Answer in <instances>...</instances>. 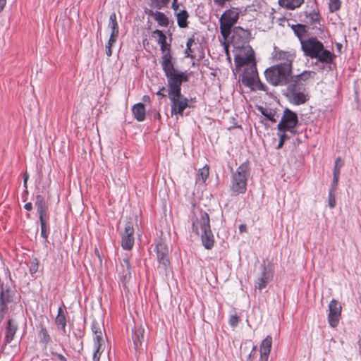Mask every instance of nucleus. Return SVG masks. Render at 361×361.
I'll return each mask as SVG.
<instances>
[{"label": "nucleus", "mask_w": 361, "mask_h": 361, "mask_svg": "<svg viewBox=\"0 0 361 361\" xmlns=\"http://www.w3.org/2000/svg\"><path fill=\"white\" fill-rule=\"evenodd\" d=\"M250 175V168L247 161L243 162L232 172L230 185L232 195L236 196L245 192Z\"/></svg>", "instance_id": "nucleus-4"}, {"label": "nucleus", "mask_w": 361, "mask_h": 361, "mask_svg": "<svg viewBox=\"0 0 361 361\" xmlns=\"http://www.w3.org/2000/svg\"><path fill=\"white\" fill-rule=\"evenodd\" d=\"M287 132H288V130H285V129L278 130L277 135L279 137V138H281V140H283L285 142L286 140L290 139V137L287 134Z\"/></svg>", "instance_id": "nucleus-43"}, {"label": "nucleus", "mask_w": 361, "mask_h": 361, "mask_svg": "<svg viewBox=\"0 0 361 361\" xmlns=\"http://www.w3.org/2000/svg\"><path fill=\"white\" fill-rule=\"evenodd\" d=\"M154 251L157 253V257L159 262L158 268L166 273L170 264L167 244L162 239H158L156 243Z\"/></svg>", "instance_id": "nucleus-8"}, {"label": "nucleus", "mask_w": 361, "mask_h": 361, "mask_svg": "<svg viewBox=\"0 0 361 361\" xmlns=\"http://www.w3.org/2000/svg\"><path fill=\"white\" fill-rule=\"evenodd\" d=\"M154 18L159 25L165 27L168 26L169 20L164 13L156 11V13L154 14Z\"/></svg>", "instance_id": "nucleus-33"}, {"label": "nucleus", "mask_w": 361, "mask_h": 361, "mask_svg": "<svg viewBox=\"0 0 361 361\" xmlns=\"http://www.w3.org/2000/svg\"><path fill=\"white\" fill-rule=\"evenodd\" d=\"M152 37L157 38V43L160 45L161 51L163 55L168 51L170 52L169 45L166 43V37L162 31L159 30H155L152 32Z\"/></svg>", "instance_id": "nucleus-22"}, {"label": "nucleus", "mask_w": 361, "mask_h": 361, "mask_svg": "<svg viewBox=\"0 0 361 361\" xmlns=\"http://www.w3.org/2000/svg\"><path fill=\"white\" fill-rule=\"evenodd\" d=\"M315 75L314 72L305 71L302 73L298 74L289 79V84L296 85L300 87H305L307 81Z\"/></svg>", "instance_id": "nucleus-18"}, {"label": "nucleus", "mask_w": 361, "mask_h": 361, "mask_svg": "<svg viewBox=\"0 0 361 361\" xmlns=\"http://www.w3.org/2000/svg\"><path fill=\"white\" fill-rule=\"evenodd\" d=\"M134 228L132 222L128 221L121 235V246L124 250H130L134 245Z\"/></svg>", "instance_id": "nucleus-15"}, {"label": "nucleus", "mask_w": 361, "mask_h": 361, "mask_svg": "<svg viewBox=\"0 0 361 361\" xmlns=\"http://www.w3.org/2000/svg\"><path fill=\"white\" fill-rule=\"evenodd\" d=\"M93 361H99L100 359V346H94Z\"/></svg>", "instance_id": "nucleus-47"}, {"label": "nucleus", "mask_w": 361, "mask_h": 361, "mask_svg": "<svg viewBox=\"0 0 361 361\" xmlns=\"http://www.w3.org/2000/svg\"><path fill=\"white\" fill-rule=\"evenodd\" d=\"M51 354L56 356L60 361H67L66 358L61 354L52 352Z\"/></svg>", "instance_id": "nucleus-53"}, {"label": "nucleus", "mask_w": 361, "mask_h": 361, "mask_svg": "<svg viewBox=\"0 0 361 361\" xmlns=\"http://www.w3.org/2000/svg\"><path fill=\"white\" fill-rule=\"evenodd\" d=\"M323 44L316 37H310L301 42V49L304 55L311 59H314L319 51H321Z\"/></svg>", "instance_id": "nucleus-11"}, {"label": "nucleus", "mask_w": 361, "mask_h": 361, "mask_svg": "<svg viewBox=\"0 0 361 361\" xmlns=\"http://www.w3.org/2000/svg\"><path fill=\"white\" fill-rule=\"evenodd\" d=\"M177 18L178 25L184 28L188 26V18L189 17L188 13L185 10H182L176 13V14Z\"/></svg>", "instance_id": "nucleus-30"}, {"label": "nucleus", "mask_w": 361, "mask_h": 361, "mask_svg": "<svg viewBox=\"0 0 361 361\" xmlns=\"http://www.w3.org/2000/svg\"><path fill=\"white\" fill-rule=\"evenodd\" d=\"M161 65L167 79L169 94L181 92L182 83L188 81V75L175 68L173 57L169 51L162 55Z\"/></svg>", "instance_id": "nucleus-2"}, {"label": "nucleus", "mask_w": 361, "mask_h": 361, "mask_svg": "<svg viewBox=\"0 0 361 361\" xmlns=\"http://www.w3.org/2000/svg\"><path fill=\"white\" fill-rule=\"evenodd\" d=\"M334 58V54L324 49V46L322 50L317 52V56H314V59H317L319 62L326 64L331 63Z\"/></svg>", "instance_id": "nucleus-23"}, {"label": "nucleus", "mask_w": 361, "mask_h": 361, "mask_svg": "<svg viewBox=\"0 0 361 361\" xmlns=\"http://www.w3.org/2000/svg\"><path fill=\"white\" fill-rule=\"evenodd\" d=\"M165 90V87H162L161 88H160V90L157 92V94L158 96H160L161 97H166V94H164L163 93V91Z\"/></svg>", "instance_id": "nucleus-54"}, {"label": "nucleus", "mask_w": 361, "mask_h": 361, "mask_svg": "<svg viewBox=\"0 0 361 361\" xmlns=\"http://www.w3.org/2000/svg\"><path fill=\"white\" fill-rule=\"evenodd\" d=\"M295 58V52L294 51H283L274 47V59L279 62L277 65L279 67L289 66L290 73L292 71V63Z\"/></svg>", "instance_id": "nucleus-12"}, {"label": "nucleus", "mask_w": 361, "mask_h": 361, "mask_svg": "<svg viewBox=\"0 0 361 361\" xmlns=\"http://www.w3.org/2000/svg\"><path fill=\"white\" fill-rule=\"evenodd\" d=\"M260 269L261 272L255 281V288L262 290L271 281L273 274L265 264H262Z\"/></svg>", "instance_id": "nucleus-16"}, {"label": "nucleus", "mask_w": 361, "mask_h": 361, "mask_svg": "<svg viewBox=\"0 0 361 361\" xmlns=\"http://www.w3.org/2000/svg\"><path fill=\"white\" fill-rule=\"evenodd\" d=\"M37 336L39 341V343L43 345L44 348H46L51 341V337L48 334L47 330L42 325L39 326V330L38 331Z\"/></svg>", "instance_id": "nucleus-29"}, {"label": "nucleus", "mask_w": 361, "mask_h": 361, "mask_svg": "<svg viewBox=\"0 0 361 361\" xmlns=\"http://www.w3.org/2000/svg\"><path fill=\"white\" fill-rule=\"evenodd\" d=\"M39 214V219L40 222V225H47V221L49 219L48 212H42Z\"/></svg>", "instance_id": "nucleus-42"}, {"label": "nucleus", "mask_w": 361, "mask_h": 361, "mask_svg": "<svg viewBox=\"0 0 361 361\" xmlns=\"http://www.w3.org/2000/svg\"><path fill=\"white\" fill-rule=\"evenodd\" d=\"M343 162L341 161V159L340 157H338L335 161V165L333 171L334 176H340V170L341 168L343 166Z\"/></svg>", "instance_id": "nucleus-37"}, {"label": "nucleus", "mask_w": 361, "mask_h": 361, "mask_svg": "<svg viewBox=\"0 0 361 361\" xmlns=\"http://www.w3.org/2000/svg\"><path fill=\"white\" fill-rule=\"evenodd\" d=\"M17 330V325L12 319H9L6 329L5 340L6 343H10L13 339L14 335Z\"/></svg>", "instance_id": "nucleus-24"}, {"label": "nucleus", "mask_w": 361, "mask_h": 361, "mask_svg": "<svg viewBox=\"0 0 361 361\" xmlns=\"http://www.w3.org/2000/svg\"><path fill=\"white\" fill-rule=\"evenodd\" d=\"M298 123V119L296 113L290 111L288 109H286L283 111V115L277 126V130H288L290 133H291L293 135H295L298 133L295 128Z\"/></svg>", "instance_id": "nucleus-9"}, {"label": "nucleus", "mask_w": 361, "mask_h": 361, "mask_svg": "<svg viewBox=\"0 0 361 361\" xmlns=\"http://www.w3.org/2000/svg\"><path fill=\"white\" fill-rule=\"evenodd\" d=\"M239 322V317L237 315H232L229 318V324L231 326L235 327Z\"/></svg>", "instance_id": "nucleus-48"}, {"label": "nucleus", "mask_w": 361, "mask_h": 361, "mask_svg": "<svg viewBox=\"0 0 361 361\" xmlns=\"http://www.w3.org/2000/svg\"><path fill=\"white\" fill-rule=\"evenodd\" d=\"M262 114L267 118L268 120L271 122H276V119L274 118V114H273L271 111H262Z\"/></svg>", "instance_id": "nucleus-45"}, {"label": "nucleus", "mask_w": 361, "mask_h": 361, "mask_svg": "<svg viewBox=\"0 0 361 361\" xmlns=\"http://www.w3.org/2000/svg\"><path fill=\"white\" fill-rule=\"evenodd\" d=\"M290 74V68L288 66L279 67L275 65L267 68L264 72L267 80L274 86L288 84Z\"/></svg>", "instance_id": "nucleus-5"}, {"label": "nucleus", "mask_w": 361, "mask_h": 361, "mask_svg": "<svg viewBox=\"0 0 361 361\" xmlns=\"http://www.w3.org/2000/svg\"><path fill=\"white\" fill-rule=\"evenodd\" d=\"M239 18L238 8H231L225 11L219 19L220 32L223 37L226 39L231 35L232 27Z\"/></svg>", "instance_id": "nucleus-7"}, {"label": "nucleus", "mask_w": 361, "mask_h": 361, "mask_svg": "<svg viewBox=\"0 0 361 361\" xmlns=\"http://www.w3.org/2000/svg\"><path fill=\"white\" fill-rule=\"evenodd\" d=\"M209 166H204V167H202V169H200L199 170L198 175H197V180H202V182L204 183L209 176Z\"/></svg>", "instance_id": "nucleus-35"}, {"label": "nucleus", "mask_w": 361, "mask_h": 361, "mask_svg": "<svg viewBox=\"0 0 361 361\" xmlns=\"http://www.w3.org/2000/svg\"><path fill=\"white\" fill-rule=\"evenodd\" d=\"M117 272L120 280L124 283L130 279V265L128 259H123L121 264L117 267Z\"/></svg>", "instance_id": "nucleus-20"}, {"label": "nucleus", "mask_w": 361, "mask_h": 361, "mask_svg": "<svg viewBox=\"0 0 361 361\" xmlns=\"http://www.w3.org/2000/svg\"><path fill=\"white\" fill-rule=\"evenodd\" d=\"M28 179V176L27 173L25 174L24 180H23V184L25 189H27V181Z\"/></svg>", "instance_id": "nucleus-59"}, {"label": "nucleus", "mask_w": 361, "mask_h": 361, "mask_svg": "<svg viewBox=\"0 0 361 361\" xmlns=\"http://www.w3.org/2000/svg\"><path fill=\"white\" fill-rule=\"evenodd\" d=\"M329 205L331 208H334L336 206V198L332 191L329 192Z\"/></svg>", "instance_id": "nucleus-46"}, {"label": "nucleus", "mask_w": 361, "mask_h": 361, "mask_svg": "<svg viewBox=\"0 0 361 361\" xmlns=\"http://www.w3.org/2000/svg\"><path fill=\"white\" fill-rule=\"evenodd\" d=\"M239 228H240V232H243V231L245 230L246 226L245 225H240Z\"/></svg>", "instance_id": "nucleus-60"}, {"label": "nucleus", "mask_w": 361, "mask_h": 361, "mask_svg": "<svg viewBox=\"0 0 361 361\" xmlns=\"http://www.w3.org/2000/svg\"><path fill=\"white\" fill-rule=\"evenodd\" d=\"M295 85L288 83L287 88L288 94L293 104L300 105L307 101V95L305 94V87H300Z\"/></svg>", "instance_id": "nucleus-14"}, {"label": "nucleus", "mask_w": 361, "mask_h": 361, "mask_svg": "<svg viewBox=\"0 0 361 361\" xmlns=\"http://www.w3.org/2000/svg\"><path fill=\"white\" fill-rule=\"evenodd\" d=\"M6 0H0V12L4 9Z\"/></svg>", "instance_id": "nucleus-56"}, {"label": "nucleus", "mask_w": 361, "mask_h": 361, "mask_svg": "<svg viewBox=\"0 0 361 361\" xmlns=\"http://www.w3.org/2000/svg\"><path fill=\"white\" fill-rule=\"evenodd\" d=\"M143 100H144L145 102H146V101H149V97L148 96H144V97H143Z\"/></svg>", "instance_id": "nucleus-61"}, {"label": "nucleus", "mask_w": 361, "mask_h": 361, "mask_svg": "<svg viewBox=\"0 0 361 361\" xmlns=\"http://www.w3.org/2000/svg\"><path fill=\"white\" fill-rule=\"evenodd\" d=\"M41 226V236L47 240L48 238L47 234V225H40Z\"/></svg>", "instance_id": "nucleus-51"}, {"label": "nucleus", "mask_w": 361, "mask_h": 361, "mask_svg": "<svg viewBox=\"0 0 361 361\" xmlns=\"http://www.w3.org/2000/svg\"><path fill=\"white\" fill-rule=\"evenodd\" d=\"M108 27L111 30V33L110 36L118 37L119 27L116 20V15L114 12L112 13L109 16V22L108 24Z\"/></svg>", "instance_id": "nucleus-28"}, {"label": "nucleus", "mask_w": 361, "mask_h": 361, "mask_svg": "<svg viewBox=\"0 0 361 361\" xmlns=\"http://www.w3.org/2000/svg\"><path fill=\"white\" fill-rule=\"evenodd\" d=\"M135 118L138 121H143L145 118V108L142 103L135 104L132 109Z\"/></svg>", "instance_id": "nucleus-25"}, {"label": "nucleus", "mask_w": 361, "mask_h": 361, "mask_svg": "<svg viewBox=\"0 0 361 361\" xmlns=\"http://www.w3.org/2000/svg\"><path fill=\"white\" fill-rule=\"evenodd\" d=\"M340 7H341V1H340L329 2V10L332 13L339 10Z\"/></svg>", "instance_id": "nucleus-44"}, {"label": "nucleus", "mask_w": 361, "mask_h": 361, "mask_svg": "<svg viewBox=\"0 0 361 361\" xmlns=\"http://www.w3.org/2000/svg\"><path fill=\"white\" fill-rule=\"evenodd\" d=\"M304 0H279V4L286 9L294 10L299 8Z\"/></svg>", "instance_id": "nucleus-27"}, {"label": "nucleus", "mask_w": 361, "mask_h": 361, "mask_svg": "<svg viewBox=\"0 0 361 361\" xmlns=\"http://www.w3.org/2000/svg\"><path fill=\"white\" fill-rule=\"evenodd\" d=\"M94 346H102L103 342V331H99L94 334Z\"/></svg>", "instance_id": "nucleus-38"}, {"label": "nucleus", "mask_w": 361, "mask_h": 361, "mask_svg": "<svg viewBox=\"0 0 361 361\" xmlns=\"http://www.w3.org/2000/svg\"><path fill=\"white\" fill-rule=\"evenodd\" d=\"M293 31L295 35L298 37L300 42L304 41L305 39L302 37L306 35L307 27L305 25L303 24H296L293 25L291 26Z\"/></svg>", "instance_id": "nucleus-31"}, {"label": "nucleus", "mask_w": 361, "mask_h": 361, "mask_svg": "<svg viewBox=\"0 0 361 361\" xmlns=\"http://www.w3.org/2000/svg\"><path fill=\"white\" fill-rule=\"evenodd\" d=\"M157 7L161 8L167 5L169 0H152Z\"/></svg>", "instance_id": "nucleus-49"}, {"label": "nucleus", "mask_w": 361, "mask_h": 361, "mask_svg": "<svg viewBox=\"0 0 361 361\" xmlns=\"http://www.w3.org/2000/svg\"><path fill=\"white\" fill-rule=\"evenodd\" d=\"M171 102V115L183 116V111L186 107H188V99L184 97L181 92L169 94Z\"/></svg>", "instance_id": "nucleus-10"}, {"label": "nucleus", "mask_w": 361, "mask_h": 361, "mask_svg": "<svg viewBox=\"0 0 361 361\" xmlns=\"http://www.w3.org/2000/svg\"><path fill=\"white\" fill-rule=\"evenodd\" d=\"M145 329L142 326H135L132 330V341L135 353H140L143 350Z\"/></svg>", "instance_id": "nucleus-17"}, {"label": "nucleus", "mask_w": 361, "mask_h": 361, "mask_svg": "<svg viewBox=\"0 0 361 361\" xmlns=\"http://www.w3.org/2000/svg\"><path fill=\"white\" fill-rule=\"evenodd\" d=\"M192 231L197 235H201L202 244L206 249H212L214 238L210 228L209 216L207 212L200 211L192 220Z\"/></svg>", "instance_id": "nucleus-3"}, {"label": "nucleus", "mask_w": 361, "mask_h": 361, "mask_svg": "<svg viewBox=\"0 0 361 361\" xmlns=\"http://www.w3.org/2000/svg\"><path fill=\"white\" fill-rule=\"evenodd\" d=\"M24 208H25L26 210H27V211H30V210H32V203H31V202H27V203H26V204H25V206H24Z\"/></svg>", "instance_id": "nucleus-55"}, {"label": "nucleus", "mask_w": 361, "mask_h": 361, "mask_svg": "<svg viewBox=\"0 0 361 361\" xmlns=\"http://www.w3.org/2000/svg\"><path fill=\"white\" fill-rule=\"evenodd\" d=\"M10 301L9 290L4 288L3 285L0 286V302L1 305H6Z\"/></svg>", "instance_id": "nucleus-34"}, {"label": "nucleus", "mask_w": 361, "mask_h": 361, "mask_svg": "<svg viewBox=\"0 0 361 361\" xmlns=\"http://www.w3.org/2000/svg\"><path fill=\"white\" fill-rule=\"evenodd\" d=\"M195 43V39L191 37V38H189L187 41V43H186V49H185V54L186 55L187 57H190V53L192 52V50L191 49V47L192 45V44Z\"/></svg>", "instance_id": "nucleus-41"}, {"label": "nucleus", "mask_w": 361, "mask_h": 361, "mask_svg": "<svg viewBox=\"0 0 361 361\" xmlns=\"http://www.w3.org/2000/svg\"><path fill=\"white\" fill-rule=\"evenodd\" d=\"M35 206L37 207V213L48 212V205L46 203L44 198L41 195H36Z\"/></svg>", "instance_id": "nucleus-32"}, {"label": "nucleus", "mask_w": 361, "mask_h": 361, "mask_svg": "<svg viewBox=\"0 0 361 361\" xmlns=\"http://www.w3.org/2000/svg\"><path fill=\"white\" fill-rule=\"evenodd\" d=\"M338 179H339L338 176H334L333 177V180H332V183H331V190H330V191H332V192H334V191L336 190V189L337 188L338 183Z\"/></svg>", "instance_id": "nucleus-50"}, {"label": "nucleus", "mask_w": 361, "mask_h": 361, "mask_svg": "<svg viewBox=\"0 0 361 361\" xmlns=\"http://www.w3.org/2000/svg\"><path fill=\"white\" fill-rule=\"evenodd\" d=\"M173 9L176 12L178 9V5L176 4V0H174L172 4Z\"/></svg>", "instance_id": "nucleus-57"}, {"label": "nucleus", "mask_w": 361, "mask_h": 361, "mask_svg": "<svg viewBox=\"0 0 361 361\" xmlns=\"http://www.w3.org/2000/svg\"><path fill=\"white\" fill-rule=\"evenodd\" d=\"M305 17V18L301 19V20L305 23H307L310 25L314 26L317 28V24L320 25V20L321 17L318 12L315 10H312L310 12L305 11L301 13L300 17Z\"/></svg>", "instance_id": "nucleus-19"}, {"label": "nucleus", "mask_w": 361, "mask_h": 361, "mask_svg": "<svg viewBox=\"0 0 361 361\" xmlns=\"http://www.w3.org/2000/svg\"><path fill=\"white\" fill-rule=\"evenodd\" d=\"M230 1L231 0H214V4L217 6L224 7L226 3Z\"/></svg>", "instance_id": "nucleus-52"}, {"label": "nucleus", "mask_w": 361, "mask_h": 361, "mask_svg": "<svg viewBox=\"0 0 361 361\" xmlns=\"http://www.w3.org/2000/svg\"><path fill=\"white\" fill-rule=\"evenodd\" d=\"M243 66H245L242 75L243 84L251 88L256 87L258 90H264V85L259 81L258 77L255 59L247 62Z\"/></svg>", "instance_id": "nucleus-6"}, {"label": "nucleus", "mask_w": 361, "mask_h": 361, "mask_svg": "<svg viewBox=\"0 0 361 361\" xmlns=\"http://www.w3.org/2000/svg\"><path fill=\"white\" fill-rule=\"evenodd\" d=\"M157 117H160V114L158 113Z\"/></svg>", "instance_id": "nucleus-62"}, {"label": "nucleus", "mask_w": 361, "mask_h": 361, "mask_svg": "<svg viewBox=\"0 0 361 361\" xmlns=\"http://www.w3.org/2000/svg\"><path fill=\"white\" fill-rule=\"evenodd\" d=\"M272 345V338L267 336L260 345V359L259 361H268L269 355Z\"/></svg>", "instance_id": "nucleus-21"}, {"label": "nucleus", "mask_w": 361, "mask_h": 361, "mask_svg": "<svg viewBox=\"0 0 361 361\" xmlns=\"http://www.w3.org/2000/svg\"><path fill=\"white\" fill-rule=\"evenodd\" d=\"M342 307L336 300H332L329 304L328 322L329 325L335 328L338 326L341 317Z\"/></svg>", "instance_id": "nucleus-13"}, {"label": "nucleus", "mask_w": 361, "mask_h": 361, "mask_svg": "<svg viewBox=\"0 0 361 361\" xmlns=\"http://www.w3.org/2000/svg\"><path fill=\"white\" fill-rule=\"evenodd\" d=\"M118 37L110 36L109 41L106 45V54L107 56H111L112 55V47L114 43L117 41Z\"/></svg>", "instance_id": "nucleus-36"}, {"label": "nucleus", "mask_w": 361, "mask_h": 361, "mask_svg": "<svg viewBox=\"0 0 361 361\" xmlns=\"http://www.w3.org/2000/svg\"><path fill=\"white\" fill-rule=\"evenodd\" d=\"M104 328L103 324L98 322L97 320H93L91 324V329L93 334L102 331Z\"/></svg>", "instance_id": "nucleus-40"}, {"label": "nucleus", "mask_w": 361, "mask_h": 361, "mask_svg": "<svg viewBox=\"0 0 361 361\" xmlns=\"http://www.w3.org/2000/svg\"><path fill=\"white\" fill-rule=\"evenodd\" d=\"M55 323L64 334L66 333V318L63 310L61 307H59L58 309V314L55 319Z\"/></svg>", "instance_id": "nucleus-26"}, {"label": "nucleus", "mask_w": 361, "mask_h": 361, "mask_svg": "<svg viewBox=\"0 0 361 361\" xmlns=\"http://www.w3.org/2000/svg\"><path fill=\"white\" fill-rule=\"evenodd\" d=\"M39 268V262L37 258L31 260L30 263V273L32 275L35 274L38 271Z\"/></svg>", "instance_id": "nucleus-39"}, {"label": "nucleus", "mask_w": 361, "mask_h": 361, "mask_svg": "<svg viewBox=\"0 0 361 361\" xmlns=\"http://www.w3.org/2000/svg\"><path fill=\"white\" fill-rule=\"evenodd\" d=\"M284 142H285L283 140L279 138V143H278V145H277L276 148L277 149H281L283 147Z\"/></svg>", "instance_id": "nucleus-58"}, {"label": "nucleus", "mask_w": 361, "mask_h": 361, "mask_svg": "<svg viewBox=\"0 0 361 361\" xmlns=\"http://www.w3.org/2000/svg\"><path fill=\"white\" fill-rule=\"evenodd\" d=\"M250 32L241 27H235L233 30L231 44L233 47L234 62L236 68L254 59V51L249 44Z\"/></svg>", "instance_id": "nucleus-1"}]
</instances>
